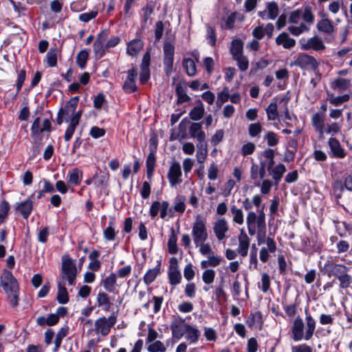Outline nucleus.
I'll return each instance as SVG.
<instances>
[{
	"label": "nucleus",
	"mask_w": 352,
	"mask_h": 352,
	"mask_svg": "<svg viewBox=\"0 0 352 352\" xmlns=\"http://www.w3.org/2000/svg\"><path fill=\"white\" fill-rule=\"evenodd\" d=\"M1 285L7 294L10 303L13 307L19 305V285L16 278L12 274L6 270L3 272L1 277Z\"/></svg>",
	"instance_id": "f257e3e1"
},
{
	"label": "nucleus",
	"mask_w": 352,
	"mask_h": 352,
	"mask_svg": "<svg viewBox=\"0 0 352 352\" xmlns=\"http://www.w3.org/2000/svg\"><path fill=\"white\" fill-rule=\"evenodd\" d=\"M248 233L250 236H254L257 231L260 232L266 230L265 214L263 212V208L258 211L256 214L254 212H250L246 218Z\"/></svg>",
	"instance_id": "f03ea898"
},
{
	"label": "nucleus",
	"mask_w": 352,
	"mask_h": 352,
	"mask_svg": "<svg viewBox=\"0 0 352 352\" xmlns=\"http://www.w3.org/2000/svg\"><path fill=\"white\" fill-rule=\"evenodd\" d=\"M77 274L75 262L69 256L65 255L62 258L61 278L67 280L69 285H74Z\"/></svg>",
	"instance_id": "7ed1b4c3"
},
{
	"label": "nucleus",
	"mask_w": 352,
	"mask_h": 352,
	"mask_svg": "<svg viewBox=\"0 0 352 352\" xmlns=\"http://www.w3.org/2000/svg\"><path fill=\"white\" fill-rule=\"evenodd\" d=\"M192 235L194 243L197 247L201 243H204L208 239V232L206 221L200 216L196 217L192 229Z\"/></svg>",
	"instance_id": "20e7f679"
},
{
	"label": "nucleus",
	"mask_w": 352,
	"mask_h": 352,
	"mask_svg": "<svg viewBox=\"0 0 352 352\" xmlns=\"http://www.w3.org/2000/svg\"><path fill=\"white\" fill-rule=\"evenodd\" d=\"M117 320L116 316L112 314L108 318L102 317L95 321V330L102 336H107L111 330V328L116 324Z\"/></svg>",
	"instance_id": "39448f33"
},
{
	"label": "nucleus",
	"mask_w": 352,
	"mask_h": 352,
	"mask_svg": "<svg viewBox=\"0 0 352 352\" xmlns=\"http://www.w3.org/2000/svg\"><path fill=\"white\" fill-rule=\"evenodd\" d=\"M164 64L166 68V72L167 74L170 73L173 70V56L175 52L174 42L173 41H165L164 45Z\"/></svg>",
	"instance_id": "423d86ee"
},
{
	"label": "nucleus",
	"mask_w": 352,
	"mask_h": 352,
	"mask_svg": "<svg viewBox=\"0 0 352 352\" xmlns=\"http://www.w3.org/2000/svg\"><path fill=\"white\" fill-rule=\"evenodd\" d=\"M321 271L329 277L331 276L338 277L341 274L347 272L348 268L343 265L336 264L332 261H328L324 266L321 267Z\"/></svg>",
	"instance_id": "0eeeda50"
},
{
	"label": "nucleus",
	"mask_w": 352,
	"mask_h": 352,
	"mask_svg": "<svg viewBox=\"0 0 352 352\" xmlns=\"http://www.w3.org/2000/svg\"><path fill=\"white\" fill-rule=\"evenodd\" d=\"M294 64L302 69L314 71L318 66V63L314 57L306 54H300L295 60Z\"/></svg>",
	"instance_id": "6e6552de"
},
{
	"label": "nucleus",
	"mask_w": 352,
	"mask_h": 352,
	"mask_svg": "<svg viewBox=\"0 0 352 352\" xmlns=\"http://www.w3.org/2000/svg\"><path fill=\"white\" fill-rule=\"evenodd\" d=\"M189 325L181 318L175 319L170 325L172 334L174 338L180 339L187 331Z\"/></svg>",
	"instance_id": "1a4fd4ad"
},
{
	"label": "nucleus",
	"mask_w": 352,
	"mask_h": 352,
	"mask_svg": "<svg viewBox=\"0 0 352 352\" xmlns=\"http://www.w3.org/2000/svg\"><path fill=\"white\" fill-rule=\"evenodd\" d=\"M182 170L180 164L178 162H173L170 166L168 178L172 186L179 184L182 182Z\"/></svg>",
	"instance_id": "9d476101"
},
{
	"label": "nucleus",
	"mask_w": 352,
	"mask_h": 352,
	"mask_svg": "<svg viewBox=\"0 0 352 352\" xmlns=\"http://www.w3.org/2000/svg\"><path fill=\"white\" fill-rule=\"evenodd\" d=\"M301 48L304 50L312 49L315 51H320L325 49V45L320 38L315 36L301 41Z\"/></svg>",
	"instance_id": "9b49d317"
},
{
	"label": "nucleus",
	"mask_w": 352,
	"mask_h": 352,
	"mask_svg": "<svg viewBox=\"0 0 352 352\" xmlns=\"http://www.w3.org/2000/svg\"><path fill=\"white\" fill-rule=\"evenodd\" d=\"M228 230V224L225 219H219L214 223L213 230L219 241L226 237V233Z\"/></svg>",
	"instance_id": "f8f14e48"
},
{
	"label": "nucleus",
	"mask_w": 352,
	"mask_h": 352,
	"mask_svg": "<svg viewBox=\"0 0 352 352\" xmlns=\"http://www.w3.org/2000/svg\"><path fill=\"white\" fill-rule=\"evenodd\" d=\"M107 32L103 31L99 34L94 43V53L98 58H101L104 54V43L107 41Z\"/></svg>",
	"instance_id": "ddd939ff"
},
{
	"label": "nucleus",
	"mask_w": 352,
	"mask_h": 352,
	"mask_svg": "<svg viewBox=\"0 0 352 352\" xmlns=\"http://www.w3.org/2000/svg\"><path fill=\"white\" fill-rule=\"evenodd\" d=\"M239 244L236 251L241 256L245 257L248 254L250 246V239L243 230H241L239 236Z\"/></svg>",
	"instance_id": "4468645a"
},
{
	"label": "nucleus",
	"mask_w": 352,
	"mask_h": 352,
	"mask_svg": "<svg viewBox=\"0 0 352 352\" xmlns=\"http://www.w3.org/2000/svg\"><path fill=\"white\" fill-rule=\"evenodd\" d=\"M138 75L137 70L133 68L128 71V76L125 80L122 87L124 90L127 93H131L137 89V87L135 84V79Z\"/></svg>",
	"instance_id": "2eb2a0df"
},
{
	"label": "nucleus",
	"mask_w": 352,
	"mask_h": 352,
	"mask_svg": "<svg viewBox=\"0 0 352 352\" xmlns=\"http://www.w3.org/2000/svg\"><path fill=\"white\" fill-rule=\"evenodd\" d=\"M304 323L300 317L298 316L294 321L292 327V332L293 334V339L295 341L301 340L304 338Z\"/></svg>",
	"instance_id": "dca6fc26"
},
{
	"label": "nucleus",
	"mask_w": 352,
	"mask_h": 352,
	"mask_svg": "<svg viewBox=\"0 0 352 352\" xmlns=\"http://www.w3.org/2000/svg\"><path fill=\"white\" fill-rule=\"evenodd\" d=\"M276 43L283 46L285 49H291L295 46L296 41L289 37L288 34L283 32L276 37Z\"/></svg>",
	"instance_id": "f3484780"
},
{
	"label": "nucleus",
	"mask_w": 352,
	"mask_h": 352,
	"mask_svg": "<svg viewBox=\"0 0 352 352\" xmlns=\"http://www.w3.org/2000/svg\"><path fill=\"white\" fill-rule=\"evenodd\" d=\"M189 132L191 138H196L199 143L204 142L206 138V134L201 130V126L200 123H192L190 126Z\"/></svg>",
	"instance_id": "a211bd4d"
},
{
	"label": "nucleus",
	"mask_w": 352,
	"mask_h": 352,
	"mask_svg": "<svg viewBox=\"0 0 352 352\" xmlns=\"http://www.w3.org/2000/svg\"><path fill=\"white\" fill-rule=\"evenodd\" d=\"M328 143L334 156L339 158H343L344 157V150L342 148L338 140L334 138H331Z\"/></svg>",
	"instance_id": "6ab92c4d"
},
{
	"label": "nucleus",
	"mask_w": 352,
	"mask_h": 352,
	"mask_svg": "<svg viewBox=\"0 0 352 352\" xmlns=\"http://www.w3.org/2000/svg\"><path fill=\"white\" fill-rule=\"evenodd\" d=\"M78 104V98H74L69 100L65 107V109H60V111H63V113L65 116L72 118L74 115L76 107Z\"/></svg>",
	"instance_id": "aec40b11"
},
{
	"label": "nucleus",
	"mask_w": 352,
	"mask_h": 352,
	"mask_svg": "<svg viewBox=\"0 0 352 352\" xmlns=\"http://www.w3.org/2000/svg\"><path fill=\"white\" fill-rule=\"evenodd\" d=\"M316 328V322L314 319L310 316L307 315L306 316V329L305 339L309 340L312 337Z\"/></svg>",
	"instance_id": "412c9836"
},
{
	"label": "nucleus",
	"mask_w": 352,
	"mask_h": 352,
	"mask_svg": "<svg viewBox=\"0 0 352 352\" xmlns=\"http://www.w3.org/2000/svg\"><path fill=\"white\" fill-rule=\"evenodd\" d=\"M222 258L220 256L212 254L208 256V260L202 261L201 262V267L203 269H206L208 267H217L220 265Z\"/></svg>",
	"instance_id": "4be33fe9"
},
{
	"label": "nucleus",
	"mask_w": 352,
	"mask_h": 352,
	"mask_svg": "<svg viewBox=\"0 0 352 352\" xmlns=\"http://www.w3.org/2000/svg\"><path fill=\"white\" fill-rule=\"evenodd\" d=\"M32 210V202L30 200H27L21 203L16 207L18 210L25 219H27Z\"/></svg>",
	"instance_id": "5701e85b"
},
{
	"label": "nucleus",
	"mask_w": 352,
	"mask_h": 352,
	"mask_svg": "<svg viewBox=\"0 0 352 352\" xmlns=\"http://www.w3.org/2000/svg\"><path fill=\"white\" fill-rule=\"evenodd\" d=\"M143 47V43L139 39L133 40L127 47V53L131 56L136 55Z\"/></svg>",
	"instance_id": "b1692460"
},
{
	"label": "nucleus",
	"mask_w": 352,
	"mask_h": 352,
	"mask_svg": "<svg viewBox=\"0 0 352 352\" xmlns=\"http://www.w3.org/2000/svg\"><path fill=\"white\" fill-rule=\"evenodd\" d=\"M197 160L198 163L203 164L207 157L208 150L206 144H204V142L199 143L197 145Z\"/></svg>",
	"instance_id": "393cba45"
},
{
	"label": "nucleus",
	"mask_w": 352,
	"mask_h": 352,
	"mask_svg": "<svg viewBox=\"0 0 352 352\" xmlns=\"http://www.w3.org/2000/svg\"><path fill=\"white\" fill-rule=\"evenodd\" d=\"M311 121L313 126L322 136L324 133V116L320 113H316L313 116Z\"/></svg>",
	"instance_id": "a878e982"
},
{
	"label": "nucleus",
	"mask_w": 352,
	"mask_h": 352,
	"mask_svg": "<svg viewBox=\"0 0 352 352\" xmlns=\"http://www.w3.org/2000/svg\"><path fill=\"white\" fill-rule=\"evenodd\" d=\"M351 86V80L345 78H337L332 82L333 89H338L340 91L348 89Z\"/></svg>",
	"instance_id": "bb28decb"
},
{
	"label": "nucleus",
	"mask_w": 352,
	"mask_h": 352,
	"mask_svg": "<svg viewBox=\"0 0 352 352\" xmlns=\"http://www.w3.org/2000/svg\"><path fill=\"white\" fill-rule=\"evenodd\" d=\"M230 52L233 58L243 55V42L240 39H236L232 41Z\"/></svg>",
	"instance_id": "cd10ccee"
},
{
	"label": "nucleus",
	"mask_w": 352,
	"mask_h": 352,
	"mask_svg": "<svg viewBox=\"0 0 352 352\" xmlns=\"http://www.w3.org/2000/svg\"><path fill=\"white\" fill-rule=\"evenodd\" d=\"M285 171V166L283 164H280L272 168L270 172L272 175L273 179L276 181V184H277Z\"/></svg>",
	"instance_id": "c85d7f7f"
},
{
	"label": "nucleus",
	"mask_w": 352,
	"mask_h": 352,
	"mask_svg": "<svg viewBox=\"0 0 352 352\" xmlns=\"http://www.w3.org/2000/svg\"><path fill=\"white\" fill-rule=\"evenodd\" d=\"M175 89L178 96V103L184 102L190 100V97L186 94L185 87L182 82L177 84Z\"/></svg>",
	"instance_id": "c756f323"
},
{
	"label": "nucleus",
	"mask_w": 352,
	"mask_h": 352,
	"mask_svg": "<svg viewBox=\"0 0 352 352\" xmlns=\"http://www.w3.org/2000/svg\"><path fill=\"white\" fill-rule=\"evenodd\" d=\"M58 291L57 294V300L61 304H65L69 300V296L67 291L64 286V284L59 283L58 285Z\"/></svg>",
	"instance_id": "7c9ffc66"
},
{
	"label": "nucleus",
	"mask_w": 352,
	"mask_h": 352,
	"mask_svg": "<svg viewBox=\"0 0 352 352\" xmlns=\"http://www.w3.org/2000/svg\"><path fill=\"white\" fill-rule=\"evenodd\" d=\"M168 252L171 254H175L177 252V236L175 230L171 229V234L168 241Z\"/></svg>",
	"instance_id": "2f4dec72"
},
{
	"label": "nucleus",
	"mask_w": 352,
	"mask_h": 352,
	"mask_svg": "<svg viewBox=\"0 0 352 352\" xmlns=\"http://www.w3.org/2000/svg\"><path fill=\"white\" fill-rule=\"evenodd\" d=\"M230 212L233 215V221L239 225L243 224L244 219L241 209L238 208L236 206L233 205L230 208Z\"/></svg>",
	"instance_id": "473e14b6"
},
{
	"label": "nucleus",
	"mask_w": 352,
	"mask_h": 352,
	"mask_svg": "<svg viewBox=\"0 0 352 352\" xmlns=\"http://www.w3.org/2000/svg\"><path fill=\"white\" fill-rule=\"evenodd\" d=\"M318 29L323 32L330 34L333 31V27L329 19H322L320 20L318 25Z\"/></svg>",
	"instance_id": "72a5a7b5"
},
{
	"label": "nucleus",
	"mask_w": 352,
	"mask_h": 352,
	"mask_svg": "<svg viewBox=\"0 0 352 352\" xmlns=\"http://www.w3.org/2000/svg\"><path fill=\"white\" fill-rule=\"evenodd\" d=\"M266 113L268 120H274L278 116V107L276 102L270 103L266 108Z\"/></svg>",
	"instance_id": "f704fd0d"
},
{
	"label": "nucleus",
	"mask_w": 352,
	"mask_h": 352,
	"mask_svg": "<svg viewBox=\"0 0 352 352\" xmlns=\"http://www.w3.org/2000/svg\"><path fill=\"white\" fill-rule=\"evenodd\" d=\"M183 66L186 69V74L192 76L196 74V67L195 64L192 59L191 58H186L183 61Z\"/></svg>",
	"instance_id": "c9c22d12"
},
{
	"label": "nucleus",
	"mask_w": 352,
	"mask_h": 352,
	"mask_svg": "<svg viewBox=\"0 0 352 352\" xmlns=\"http://www.w3.org/2000/svg\"><path fill=\"white\" fill-rule=\"evenodd\" d=\"M116 282V275L112 273L103 280L104 287L109 292H113L115 289Z\"/></svg>",
	"instance_id": "e433bc0d"
},
{
	"label": "nucleus",
	"mask_w": 352,
	"mask_h": 352,
	"mask_svg": "<svg viewBox=\"0 0 352 352\" xmlns=\"http://www.w3.org/2000/svg\"><path fill=\"white\" fill-rule=\"evenodd\" d=\"M268 17L270 19H275L278 14L279 10L276 3L270 2L267 3Z\"/></svg>",
	"instance_id": "4c0bfd02"
},
{
	"label": "nucleus",
	"mask_w": 352,
	"mask_h": 352,
	"mask_svg": "<svg viewBox=\"0 0 352 352\" xmlns=\"http://www.w3.org/2000/svg\"><path fill=\"white\" fill-rule=\"evenodd\" d=\"M88 56L89 54L86 50H82L78 54L76 63L81 69H83L85 67Z\"/></svg>",
	"instance_id": "58836bf2"
},
{
	"label": "nucleus",
	"mask_w": 352,
	"mask_h": 352,
	"mask_svg": "<svg viewBox=\"0 0 352 352\" xmlns=\"http://www.w3.org/2000/svg\"><path fill=\"white\" fill-rule=\"evenodd\" d=\"M168 277L170 283L173 285L178 284L180 282L182 278L178 269L174 268H173L172 270H169Z\"/></svg>",
	"instance_id": "ea45409f"
},
{
	"label": "nucleus",
	"mask_w": 352,
	"mask_h": 352,
	"mask_svg": "<svg viewBox=\"0 0 352 352\" xmlns=\"http://www.w3.org/2000/svg\"><path fill=\"white\" fill-rule=\"evenodd\" d=\"M166 346L161 341H155V342L148 346V351L149 352H165Z\"/></svg>",
	"instance_id": "a19ab883"
},
{
	"label": "nucleus",
	"mask_w": 352,
	"mask_h": 352,
	"mask_svg": "<svg viewBox=\"0 0 352 352\" xmlns=\"http://www.w3.org/2000/svg\"><path fill=\"white\" fill-rule=\"evenodd\" d=\"M47 63L50 67H54L56 65L57 60V50L56 49H50L47 54Z\"/></svg>",
	"instance_id": "79ce46f5"
},
{
	"label": "nucleus",
	"mask_w": 352,
	"mask_h": 352,
	"mask_svg": "<svg viewBox=\"0 0 352 352\" xmlns=\"http://www.w3.org/2000/svg\"><path fill=\"white\" fill-rule=\"evenodd\" d=\"M204 113V109L202 107H194L189 113L190 118L193 120H200Z\"/></svg>",
	"instance_id": "37998d69"
},
{
	"label": "nucleus",
	"mask_w": 352,
	"mask_h": 352,
	"mask_svg": "<svg viewBox=\"0 0 352 352\" xmlns=\"http://www.w3.org/2000/svg\"><path fill=\"white\" fill-rule=\"evenodd\" d=\"M337 278L340 282V286L341 288H347L351 283V277L347 272L341 274Z\"/></svg>",
	"instance_id": "c03bdc74"
},
{
	"label": "nucleus",
	"mask_w": 352,
	"mask_h": 352,
	"mask_svg": "<svg viewBox=\"0 0 352 352\" xmlns=\"http://www.w3.org/2000/svg\"><path fill=\"white\" fill-rule=\"evenodd\" d=\"M215 277V272L213 270L208 269L203 272L202 279L206 284H211L213 283Z\"/></svg>",
	"instance_id": "a18cd8bd"
},
{
	"label": "nucleus",
	"mask_w": 352,
	"mask_h": 352,
	"mask_svg": "<svg viewBox=\"0 0 352 352\" xmlns=\"http://www.w3.org/2000/svg\"><path fill=\"white\" fill-rule=\"evenodd\" d=\"M262 131V126L260 123H253L250 124L248 127L249 134L251 137H257Z\"/></svg>",
	"instance_id": "49530a36"
},
{
	"label": "nucleus",
	"mask_w": 352,
	"mask_h": 352,
	"mask_svg": "<svg viewBox=\"0 0 352 352\" xmlns=\"http://www.w3.org/2000/svg\"><path fill=\"white\" fill-rule=\"evenodd\" d=\"M158 274L159 270L157 268L149 270L145 274L144 278L145 283L147 285L151 283L155 280Z\"/></svg>",
	"instance_id": "de8ad7c7"
},
{
	"label": "nucleus",
	"mask_w": 352,
	"mask_h": 352,
	"mask_svg": "<svg viewBox=\"0 0 352 352\" xmlns=\"http://www.w3.org/2000/svg\"><path fill=\"white\" fill-rule=\"evenodd\" d=\"M186 333V338L191 342H195L199 338V331L189 325Z\"/></svg>",
	"instance_id": "09e8293b"
},
{
	"label": "nucleus",
	"mask_w": 352,
	"mask_h": 352,
	"mask_svg": "<svg viewBox=\"0 0 352 352\" xmlns=\"http://www.w3.org/2000/svg\"><path fill=\"white\" fill-rule=\"evenodd\" d=\"M80 175L81 173L77 168L73 169L69 173V182L75 185L79 184Z\"/></svg>",
	"instance_id": "8fccbe9b"
},
{
	"label": "nucleus",
	"mask_w": 352,
	"mask_h": 352,
	"mask_svg": "<svg viewBox=\"0 0 352 352\" xmlns=\"http://www.w3.org/2000/svg\"><path fill=\"white\" fill-rule=\"evenodd\" d=\"M236 62L238 67L241 71H246L249 66L248 58L243 55L239 56L234 58Z\"/></svg>",
	"instance_id": "3c124183"
},
{
	"label": "nucleus",
	"mask_w": 352,
	"mask_h": 352,
	"mask_svg": "<svg viewBox=\"0 0 352 352\" xmlns=\"http://www.w3.org/2000/svg\"><path fill=\"white\" fill-rule=\"evenodd\" d=\"M97 302L100 306L107 305V310L109 309L111 306V302H109L107 294L104 292H100L98 294L97 297Z\"/></svg>",
	"instance_id": "603ef678"
},
{
	"label": "nucleus",
	"mask_w": 352,
	"mask_h": 352,
	"mask_svg": "<svg viewBox=\"0 0 352 352\" xmlns=\"http://www.w3.org/2000/svg\"><path fill=\"white\" fill-rule=\"evenodd\" d=\"M349 98L350 96L348 94H344L343 96L337 97L331 96L329 99V101L331 104H334L335 106H338L342 102L348 101Z\"/></svg>",
	"instance_id": "864d4df0"
},
{
	"label": "nucleus",
	"mask_w": 352,
	"mask_h": 352,
	"mask_svg": "<svg viewBox=\"0 0 352 352\" xmlns=\"http://www.w3.org/2000/svg\"><path fill=\"white\" fill-rule=\"evenodd\" d=\"M230 98L229 91L228 87H224L223 89L218 94L217 103L221 105L223 103L228 101Z\"/></svg>",
	"instance_id": "5fc2aeb1"
},
{
	"label": "nucleus",
	"mask_w": 352,
	"mask_h": 352,
	"mask_svg": "<svg viewBox=\"0 0 352 352\" xmlns=\"http://www.w3.org/2000/svg\"><path fill=\"white\" fill-rule=\"evenodd\" d=\"M308 30L309 28L304 23H301L298 27L289 26L288 28V30L294 36H298Z\"/></svg>",
	"instance_id": "6e6d98bb"
},
{
	"label": "nucleus",
	"mask_w": 352,
	"mask_h": 352,
	"mask_svg": "<svg viewBox=\"0 0 352 352\" xmlns=\"http://www.w3.org/2000/svg\"><path fill=\"white\" fill-rule=\"evenodd\" d=\"M256 146L252 142H248L241 147V154L243 156L249 155L252 154L255 151Z\"/></svg>",
	"instance_id": "4d7b16f0"
},
{
	"label": "nucleus",
	"mask_w": 352,
	"mask_h": 352,
	"mask_svg": "<svg viewBox=\"0 0 352 352\" xmlns=\"http://www.w3.org/2000/svg\"><path fill=\"white\" fill-rule=\"evenodd\" d=\"M77 126L78 124H76V121H70V124L68 126L64 136L65 141H69L72 138Z\"/></svg>",
	"instance_id": "13d9d810"
},
{
	"label": "nucleus",
	"mask_w": 352,
	"mask_h": 352,
	"mask_svg": "<svg viewBox=\"0 0 352 352\" xmlns=\"http://www.w3.org/2000/svg\"><path fill=\"white\" fill-rule=\"evenodd\" d=\"M219 168L218 166L212 163L210 164L208 170V177L210 180H215L218 177Z\"/></svg>",
	"instance_id": "bf43d9fd"
},
{
	"label": "nucleus",
	"mask_w": 352,
	"mask_h": 352,
	"mask_svg": "<svg viewBox=\"0 0 352 352\" xmlns=\"http://www.w3.org/2000/svg\"><path fill=\"white\" fill-rule=\"evenodd\" d=\"M265 139L267 141V145L269 146H274L278 144V140L276 137V133L272 131H269L265 137Z\"/></svg>",
	"instance_id": "052dcab7"
},
{
	"label": "nucleus",
	"mask_w": 352,
	"mask_h": 352,
	"mask_svg": "<svg viewBox=\"0 0 352 352\" xmlns=\"http://www.w3.org/2000/svg\"><path fill=\"white\" fill-rule=\"evenodd\" d=\"M98 14V12L97 11H91L89 12H87V13H82L81 14L79 15L78 18L80 19V21L84 22V23H87V22H89L90 20L94 19Z\"/></svg>",
	"instance_id": "680f3d73"
},
{
	"label": "nucleus",
	"mask_w": 352,
	"mask_h": 352,
	"mask_svg": "<svg viewBox=\"0 0 352 352\" xmlns=\"http://www.w3.org/2000/svg\"><path fill=\"white\" fill-rule=\"evenodd\" d=\"M10 207L9 204L7 201H3L0 204V219L1 222L6 217L8 212L9 211Z\"/></svg>",
	"instance_id": "e2e57ef3"
},
{
	"label": "nucleus",
	"mask_w": 352,
	"mask_h": 352,
	"mask_svg": "<svg viewBox=\"0 0 352 352\" xmlns=\"http://www.w3.org/2000/svg\"><path fill=\"white\" fill-rule=\"evenodd\" d=\"M198 247H199L200 253L203 255L209 256L214 253L209 243H201Z\"/></svg>",
	"instance_id": "0e129e2a"
},
{
	"label": "nucleus",
	"mask_w": 352,
	"mask_h": 352,
	"mask_svg": "<svg viewBox=\"0 0 352 352\" xmlns=\"http://www.w3.org/2000/svg\"><path fill=\"white\" fill-rule=\"evenodd\" d=\"M223 135H224V132L222 129L217 131L211 139V142H212V145L216 146L220 142H221L223 138Z\"/></svg>",
	"instance_id": "69168bd1"
},
{
	"label": "nucleus",
	"mask_w": 352,
	"mask_h": 352,
	"mask_svg": "<svg viewBox=\"0 0 352 352\" xmlns=\"http://www.w3.org/2000/svg\"><path fill=\"white\" fill-rule=\"evenodd\" d=\"M105 134V130L98 126H93L90 130V135L94 138L102 137Z\"/></svg>",
	"instance_id": "338daca9"
},
{
	"label": "nucleus",
	"mask_w": 352,
	"mask_h": 352,
	"mask_svg": "<svg viewBox=\"0 0 352 352\" xmlns=\"http://www.w3.org/2000/svg\"><path fill=\"white\" fill-rule=\"evenodd\" d=\"M292 352H312V349L307 344H300L292 347Z\"/></svg>",
	"instance_id": "774afa93"
}]
</instances>
